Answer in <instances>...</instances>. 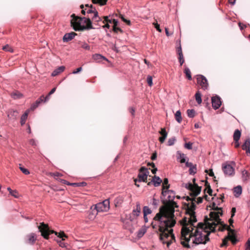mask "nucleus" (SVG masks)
Instances as JSON below:
<instances>
[{
  "label": "nucleus",
  "instance_id": "f257e3e1",
  "mask_svg": "<svg viewBox=\"0 0 250 250\" xmlns=\"http://www.w3.org/2000/svg\"><path fill=\"white\" fill-rule=\"evenodd\" d=\"M217 211L210 212L209 218L207 216L205 217L204 223L200 222L198 224L194 233L195 238L193 240L192 243L205 244L209 241L208 236L210 232H215L218 224L222 222L220 216L223 215L222 209Z\"/></svg>",
  "mask_w": 250,
  "mask_h": 250
},
{
  "label": "nucleus",
  "instance_id": "f03ea898",
  "mask_svg": "<svg viewBox=\"0 0 250 250\" xmlns=\"http://www.w3.org/2000/svg\"><path fill=\"white\" fill-rule=\"evenodd\" d=\"M186 206V213L190 216L188 220L187 217H184L181 221V224L182 226L181 229V244L185 248H189L190 246L188 242L190 238L194 237V231L197 227L194 226V223L197 222V219L195 216V210L196 205L193 202H191V205L189 203H185Z\"/></svg>",
  "mask_w": 250,
  "mask_h": 250
},
{
  "label": "nucleus",
  "instance_id": "7ed1b4c3",
  "mask_svg": "<svg viewBox=\"0 0 250 250\" xmlns=\"http://www.w3.org/2000/svg\"><path fill=\"white\" fill-rule=\"evenodd\" d=\"M154 221H158L159 223V231L161 232L160 234V239L163 244H167V247L171 244L172 241H175V238L173 233V229L169 230L168 228L174 227L176 224V221L174 217L165 218L164 216H162L160 220H154Z\"/></svg>",
  "mask_w": 250,
  "mask_h": 250
},
{
  "label": "nucleus",
  "instance_id": "20e7f679",
  "mask_svg": "<svg viewBox=\"0 0 250 250\" xmlns=\"http://www.w3.org/2000/svg\"><path fill=\"white\" fill-rule=\"evenodd\" d=\"M162 194L164 196L168 195V202L165 206L160 208L159 212L153 218L154 220H160L162 216H164L165 218L175 217V208L178 207L177 203L173 201L175 193L173 190H163Z\"/></svg>",
  "mask_w": 250,
  "mask_h": 250
},
{
  "label": "nucleus",
  "instance_id": "39448f33",
  "mask_svg": "<svg viewBox=\"0 0 250 250\" xmlns=\"http://www.w3.org/2000/svg\"><path fill=\"white\" fill-rule=\"evenodd\" d=\"M72 18L70 21L71 26L75 31H84L94 29L92 25V22L89 18H82L76 16L75 14L71 15Z\"/></svg>",
  "mask_w": 250,
  "mask_h": 250
},
{
  "label": "nucleus",
  "instance_id": "423d86ee",
  "mask_svg": "<svg viewBox=\"0 0 250 250\" xmlns=\"http://www.w3.org/2000/svg\"><path fill=\"white\" fill-rule=\"evenodd\" d=\"M40 231L41 232L42 236L45 239H48L49 235L52 233H55L58 237L62 239V240L59 242V245L62 247H65V244L62 242L67 237V235L64 233L63 231H61L59 233L55 231L54 230L49 229L47 224L44 223H41L38 227Z\"/></svg>",
  "mask_w": 250,
  "mask_h": 250
},
{
  "label": "nucleus",
  "instance_id": "0eeeda50",
  "mask_svg": "<svg viewBox=\"0 0 250 250\" xmlns=\"http://www.w3.org/2000/svg\"><path fill=\"white\" fill-rule=\"evenodd\" d=\"M186 188L190 191V195L195 198L200 193L201 191V187H199L196 184L192 185L191 183H188Z\"/></svg>",
  "mask_w": 250,
  "mask_h": 250
},
{
  "label": "nucleus",
  "instance_id": "6e6552de",
  "mask_svg": "<svg viewBox=\"0 0 250 250\" xmlns=\"http://www.w3.org/2000/svg\"><path fill=\"white\" fill-rule=\"evenodd\" d=\"M110 203L108 199H106L102 202L99 203L95 205V208L99 212L107 211L109 209Z\"/></svg>",
  "mask_w": 250,
  "mask_h": 250
},
{
  "label": "nucleus",
  "instance_id": "1a4fd4ad",
  "mask_svg": "<svg viewBox=\"0 0 250 250\" xmlns=\"http://www.w3.org/2000/svg\"><path fill=\"white\" fill-rule=\"evenodd\" d=\"M149 171L146 167H142L139 170V173L138 175V182H147V178Z\"/></svg>",
  "mask_w": 250,
  "mask_h": 250
},
{
  "label": "nucleus",
  "instance_id": "9d476101",
  "mask_svg": "<svg viewBox=\"0 0 250 250\" xmlns=\"http://www.w3.org/2000/svg\"><path fill=\"white\" fill-rule=\"evenodd\" d=\"M197 77V83L199 84L203 89H207L208 87V84L205 77L201 75H198Z\"/></svg>",
  "mask_w": 250,
  "mask_h": 250
},
{
  "label": "nucleus",
  "instance_id": "9b49d317",
  "mask_svg": "<svg viewBox=\"0 0 250 250\" xmlns=\"http://www.w3.org/2000/svg\"><path fill=\"white\" fill-rule=\"evenodd\" d=\"M141 208L140 204L138 202L136 204V208L135 209H133L131 214H130L129 219L131 221H133L140 215V214L141 213Z\"/></svg>",
  "mask_w": 250,
  "mask_h": 250
},
{
  "label": "nucleus",
  "instance_id": "f8f14e48",
  "mask_svg": "<svg viewBox=\"0 0 250 250\" xmlns=\"http://www.w3.org/2000/svg\"><path fill=\"white\" fill-rule=\"evenodd\" d=\"M212 105L215 109H218L221 105V99L219 96H216L211 98Z\"/></svg>",
  "mask_w": 250,
  "mask_h": 250
},
{
  "label": "nucleus",
  "instance_id": "ddd939ff",
  "mask_svg": "<svg viewBox=\"0 0 250 250\" xmlns=\"http://www.w3.org/2000/svg\"><path fill=\"white\" fill-rule=\"evenodd\" d=\"M222 168L224 173L227 175L230 176L234 173V169L230 165H223Z\"/></svg>",
  "mask_w": 250,
  "mask_h": 250
},
{
  "label": "nucleus",
  "instance_id": "4468645a",
  "mask_svg": "<svg viewBox=\"0 0 250 250\" xmlns=\"http://www.w3.org/2000/svg\"><path fill=\"white\" fill-rule=\"evenodd\" d=\"M99 211L95 208V206L91 207L90 210L88 211V217L90 220H93Z\"/></svg>",
  "mask_w": 250,
  "mask_h": 250
},
{
  "label": "nucleus",
  "instance_id": "2eb2a0df",
  "mask_svg": "<svg viewBox=\"0 0 250 250\" xmlns=\"http://www.w3.org/2000/svg\"><path fill=\"white\" fill-rule=\"evenodd\" d=\"M18 112L13 109H10L7 111V117L11 120H16L18 116Z\"/></svg>",
  "mask_w": 250,
  "mask_h": 250
},
{
  "label": "nucleus",
  "instance_id": "dca6fc26",
  "mask_svg": "<svg viewBox=\"0 0 250 250\" xmlns=\"http://www.w3.org/2000/svg\"><path fill=\"white\" fill-rule=\"evenodd\" d=\"M76 35H77V34L74 32L66 33L63 37L62 40L63 42H68L72 40Z\"/></svg>",
  "mask_w": 250,
  "mask_h": 250
},
{
  "label": "nucleus",
  "instance_id": "f3484780",
  "mask_svg": "<svg viewBox=\"0 0 250 250\" xmlns=\"http://www.w3.org/2000/svg\"><path fill=\"white\" fill-rule=\"evenodd\" d=\"M243 150H246L247 155H250V139L248 138L246 140L244 144L242 146Z\"/></svg>",
  "mask_w": 250,
  "mask_h": 250
},
{
  "label": "nucleus",
  "instance_id": "a211bd4d",
  "mask_svg": "<svg viewBox=\"0 0 250 250\" xmlns=\"http://www.w3.org/2000/svg\"><path fill=\"white\" fill-rule=\"evenodd\" d=\"M159 133L162 136L159 137V141L161 144H162L165 142L166 138L167 137V132L166 129L164 128H161V131H159Z\"/></svg>",
  "mask_w": 250,
  "mask_h": 250
},
{
  "label": "nucleus",
  "instance_id": "6ab92c4d",
  "mask_svg": "<svg viewBox=\"0 0 250 250\" xmlns=\"http://www.w3.org/2000/svg\"><path fill=\"white\" fill-rule=\"evenodd\" d=\"M93 21L95 23H97V24L101 26L102 25V20L101 17L98 16V12H95V14L94 15L92 18Z\"/></svg>",
  "mask_w": 250,
  "mask_h": 250
},
{
  "label": "nucleus",
  "instance_id": "aec40b11",
  "mask_svg": "<svg viewBox=\"0 0 250 250\" xmlns=\"http://www.w3.org/2000/svg\"><path fill=\"white\" fill-rule=\"evenodd\" d=\"M35 234L31 233L27 236L26 243L33 244L36 241Z\"/></svg>",
  "mask_w": 250,
  "mask_h": 250
},
{
  "label": "nucleus",
  "instance_id": "412c9836",
  "mask_svg": "<svg viewBox=\"0 0 250 250\" xmlns=\"http://www.w3.org/2000/svg\"><path fill=\"white\" fill-rule=\"evenodd\" d=\"M65 69V67L64 66H61L54 70L52 73L51 75L53 77L56 76L61 73Z\"/></svg>",
  "mask_w": 250,
  "mask_h": 250
},
{
  "label": "nucleus",
  "instance_id": "4be33fe9",
  "mask_svg": "<svg viewBox=\"0 0 250 250\" xmlns=\"http://www.w3.org/2000/svg\"><path fill=\"white\" fill-rule=\"evenodd\" d=\"M47 101V100H45V97H44L43 95L41 96L40 97V98L36 101V103H35V104L33 105V108H36L41 103L43 102H45Z\"/></svg>",
  "mask_w": 250,
  "mask_h": 250
},
{
  "label": "nucleus",
  "instance_id": "5701e85b",
  "mask_svg": "<svg viewBox=\"0 0 250 250\" xmlns=\"http://www.w3.org/2000/svg\"><path fill=\"white\" fill-rule=\"evenodd\" d=\"M152 179L153 184L155 187L159 186L162 183V180L159 177L155 176Z\"/></svg>",
  "mask_w": 250,
  "mask_h": 250
},
{
  "label": "nucleus",
  "instance_id": "b1692460",
  "mask_svg": "<svg viewBox=\"0 0 250 250\" xmlns=\"http://www.w3.org/2000/svg\"><path fill=\"white\" fill-rule=\"evenodd\" d=\"M124 202V198L122 196L117 197L114 200L116 207L120 206Z\"/></svg>",
  "mask_w": 250,
  "mask_h": 250
},
{
  "label": "nucleus",
  "instance_id": "393cba45",
  "mask_svg": "<svg viewBox=\"0 0 250 250\" xmlns=\"http://www.w3.org/2000/svg\"><path fill=\"white\" fill-rule=\"evenodd\" d=\"M11 96L14 99H20L22 97V94L18 91L11 93Z\"/></svg>",
  "mask_w": 250,
  "mask_h": 250
},
{
  "label": "nucleus",
  "instance_id": "a878e982",
  "mask_svg": "<svg viewBox=\"0 0 250 250\" xmlns=\"http://www.w3.org/2000/svg\"><path fill=\"white\" fill-rule=\"evenodd\" d=\"M241 131L239 129H236L233 134L234 141H239L241 137Z\"/></svg>",
  "mask_w": 250,
  "mask_h": 250
},
{
  "label": "nucleus",
  "instance_id": "bb28decb",
  "mask_svg": "<svg viewBox=\"0 0 250 250\" xmlns=\"http://www.w3.org/2000/svg\"><path fill=\"white\" fill-rule=\"evenodd\" d=\"M170 187V185L168 184V180L167 178H165L164 179V182L163 183V187H162V191L163 190H168Z\"/></svg>",
  "mask_w": 250,
  "mask_h": 250
},
{
  "label": "nucleus",
  "instance_id": "cd10ccee",
  "mask_svg": "<svg viewBox=\"0 0 250 250\" xmlns=\"http://www.w3.org/2000/svg\"><path fill=\"white\" fill-rule=\"evenodd\" d=\"M228 239L230 240L231 241V243H232V244H233V245L235 244L236 243V242H237V240L236 239V238L234 234L230 235V233H228Z\"/></svg>",
  "mask_w": 250,
  "mask_h": 250
},
{
  "label": "nucleus",
  "instance_id": "c85d7f7f",
  "mask_svg": "<svg viewBox=\"0 0 250 250\" xmlns=\"http://www.w3.org/2000/svg\"><path fill=\"white\" fill-rule=\"evenodd\" d=\"M28 111H26L21 117V125H23L25 123L26 120L27 119L28 116Z\"/></svg>",
  "mask_w": 250,
  "mask_h": 250
},
{
  "label": "nucleus",
  "instance_id": "c756f323",
  "mask_svg": "<svg viewBox=\"0 0 250 250\" xmlns=\"http://www.w3.org/2000/svg\"><path fill=\"white\" fill-rule=\"evenodd\" d=\"M151 213V210L147 206H145L143 208L144 216H147L148 214H150Z\"/></svg>",
  "mask_w": 250,
  "mask_h": 250
},
{
  "label": "nucleus",
  "instance_id": "7c9ffc66",
  "mask_svg": "<svg viewBox=\"0 0 250 250\" xmlns=\"http://www.w3.org/2000/svg\"><path fill=\"white\" fill-rule=\"evenodd\" d=\"M184 73H185L187 78L188 80H191L192 78H191V72L188 68L187 67H185V68L184 69Z\"/></svg>",
  "mask_w": 250,
  "mask_h": 250
},
{
  "label": "nucleus",
  "instance_id": "2f4dec72",
  "mask_svg": "<svg viewBox=\"0 0 250 250\" xmlns=\"http://www.w3.org/2000/svg\"><path fill=\"white\" fill-rule=\"evenodd\" d=\"M175 117L176 120L179 123H180L182 121V117H181V112L178 110L176 111L175 114Z\"/></svg>",
  "mask_w": 250,
  "mask_h": 250
},
{
  "label": "nucleus",
  "instance_id": "473e14b6",
  "mask_svg": "<svg viewBox=\"0 0 250 250\" xmlns=\"http://www.w3.org/2000/svg\"><path fill=\"white\" fill-rule=\"evenodd\" d=\"M94 4H99L100 5H104L106 3L107 0H91Z\"/></svg>",
  "mask_w": 250,
  "mask_h": 250
},
{
  "label": "nucleus",
  "instance_id": "72a5a7b5",
  "mask_svg": "<svg viewBox=\"0 0 250 250\" xmlns=\"http://www.w3.org/2000/svg\"><path fill=\"white\" fill-rule=\"evenodd\" d=\"M93 59L97 61L98 62L101 61L102 60H107V59L105 58H104V56L100 54H95V55H94Z\"/></svg>",
  "mask_w": 250,
  "mask_h": 250
},
{
  "label": "nucleus",
  "instance_id": "f704fd0d",
  "mask_svg": "<svg viewBox=\"0 0 250 250\" xmlns=\"http://www.w3.org/2000/svg\"><path fill=\"white\" fill-rule=\"evenodd\" d=\"M176 141V139L175 137H172L169 138L167 141V146H171L174 144L175 142Z\"/></svg>",
  "mask_w": 250,
  "mask_h": 250
},
{
  "label": "nucleus",
  "instance_id": "c9c22d12",
  "mask_svg": "<svg viewBox=\"0 0 250 250\" xmlns=\"http://www.w3.org/2000/svg\"><path fill=\"white\" fill-rule=\"evenodd\" d=\"M146 232V229L145 228L141 229L138 232L137 236L139 238L142 237L144 234Z\"/></svg>",
  "mask_w": 250,
  "mask_h": 250
},
{
  "label": "nucleus",
  "instance_id": "e433bc0d",
  "mask_svg": "<svg viewBox=\"0 0 250 250\" xmlns=\"http://www.w3.org/2000/svg\"><path fill=\"white\" fill-rule=\"evenodd\" d=\"M195 99H196V101H197V102L198 103V104H200L201 103V102H202L201 95L199 92H197L195 94Z\"/></svg>",
  "mask_w": 250,
  "mask_h": 250
},
{
  "label": "nucleus",
  "instance_id": "4c0bfd02",
  "mask_svg": "<svg viewBox=\"0 0 250 250\" xmlns=\"http://www.w3.org/2000/svg\"><path fill=\"white\" fill-rule=\"evenodd\" d=\"M79 43L81 44V47H82L85 50H89L90 49V46L86 42H80Z\"/></svg>",
  "mask_w": 250,
  "mask_h": 250
},
{
  "label": "nucleus",
  "instance_id": "58836bf2",
  "mask_svg": "<svg viewBox=\"0 0 250 250\" xmlns=\"http://www.w3.org/2000/svg\"><path fill=\"white\" fill-rule=\"evenodd\" d=\"M218 225H220L221 226L219 228L218 230L220 231H223L226 229L227 225L225 224L223 221H222L221 223H218Z\"/></svg>",
  "mask_w": 250,
  "mask_h": 250
},
{
  "label": "nucleus",
  "instance_id": "ea45409f",
  "mask_svg": "<svg viewBox=\"0 0 250 250\" xmlns=\"http://www.w3.org/2000/svg\"><path fill=\"white\" fill-rule=\"evenodd\" d=\"M234 192L237 194L238 195H240L242 193V188L241 186H237L234 188Z\"/></svg>",
  "mask_w": 250,
  "mask_h": 250
},
{
  "label": "nucleus",
  "instance_id": "a19ab883",
  "mask_svg": "<svg viewBox=\"0 0 250 250\" xmlns=\"http://www.w3.org/2000/svg\"><path fill=\"white\" fill-rule=\"evenodd\" d=\"M188 116L190 118H193L195 116V111L193 109H188L187 110Z\"/></svg>",
  "mask_w": 250,
  "mask_h": 250
},
{
  "label": "nucleus",
  "instance_id": "79ce46f5",
  "mask_svg": "<svg viewBox=\"0 0 250 250\" xmlns=\"http://www.w3.org/2000/svg\"><path fill=\"white\" fill-rule=\"evenodd\" d=\"M189 173L190 174H194L196 173V166L194 165L192 167L189 168Z\"/></svg>",
  "mask_w": 250,
  "mask_h": 250
},
{
  "label": "nucleus",
  "instance_id": "37998d69",
  "mask_svg": "<svg viewBox=\"0 0 250 250\" xmlns=\"http://www.w3.org/2000/svg\"><path fill=\"white\" fill-rule=\"evenodd\" d=\"M2 49L5 51H8L10 52H13V49L8 44L3 46L2 47Z\"/></svg>",
  "mask_w": 250,
  "mask_h": 250
},
{
  "label": "nucleus",
  "instance_id": "c03bdc74",
  "mask_svg": "<svg viewBox=\"0 0 250 250\" xmlns=\"http://www.w3.org/2000/svg\"><path fill=\"white\" fill-rule=\"evenodd\" d=\"M19 168L22 172V173L25 175H28L30 173L29 170L27 169L21 167V164L20 165Z\"/></svg>",
  "mask_w": 250,
  "mask_h": 250
},
{
  "label": "nucleus",
  "instance_id": "a18cd8bd",
  "mask_svg": "<svg viewBox=\"0 0 250 250\" xmlns=\"http://www.w3.org/2000/svg\"><path fill=\"white\" fill-rule=\"evenodd\" d=\"M229 240V239H228V236H227L226 238L223 239V241H222V243L221 244L220 247H223L227 246Z\"/></svg>",
  "mask_w": 250,
  "mask_h": 250
},
{
  "label": "nucleus",
  "instance_id": "49530a36",
  "mask_svg": "<svg viewBox=\"0 0 250 250\" xmlns=\"http://www.w3.org/2000/svg\"><path fill=\"white\" fill-rule=\"evenodd\" d=\"M119 17L123 21L125 22L127 25H130V21L129 20L125 19L122 14H120Z\"/></svg>",
  "mask_w": 250,
  "mask_h": 250
},
{
  "label": "nucleus",
  "instance_id": "de8ad7c7",
  "mask_svg": "<svg viewBox=\"0 0 250 250\" xmlns=\"http://www.w3.org/2000/svg\"><path fill=\"white\" fill-rule=\"evenodd\" d=\"M72 185L75 187H84L86 185V183L85 182L75 183L72 184Z\"/></svg>",
  "mask_w": 250,
  "mask_h": 250
},
{
  "label": "nucleus",
  "instance_id": "09e8293b",
  "mask_svg": "<svg viewBox=\"0 0 250 250\" xmlns=\"http://www.w3.org/2000/svg\"><path fill=\"white\" fill-rule=\"evenodd\" d=\"M56 88H53L48 94V95L45 97V100H48L49 99L50 96L53 94L56 91Z\"/></svg>",
  "mask_w": 250,
  "mask_h": 250
},
{
  "label": "nucleus",
  "instance_id": "8fccbe9b",
  "mask_svg": "<svg viewBox=\"0 0 250 250\" xmlns=\"http://www.w3.org/2000/svg\"><path fill=\"white\" fill-rule=\"evenodd\" d=\"M147 83L149 86H151L152 85V77L150 76H148L147 78Z\"/></svg>",
  "mask_w": 250,
  "mask_h": 250
},
{
  "label": "nucleus",
  "instance_id": "3c124183",
  "mask_svg": "<svg viewBox=\"0 0 250 250\" xmlns=\"http://www.w3.org/2000/svg\"><path fill=\"white\" fill-rule=\"evenodd\" d=\"M10 194L16 198L19 197V193L16 190H13Z\"/></svg>",
  "mask_w": 250,
  "mask_h": 250
},
{
  "label": "nucleus",
  "instance_id": "603ef678",
  "mask_svg": "<svg viewBox=\"0 0 250 250\" xmlns=\"http://www.w3.org/2000/svg\"><path fill=\"white\" fill-rule=\"evenodd\" d=\"M211 207L212 209L214 210H219L222 209V208H219L217 206H216V204L215 203H212Z\"/></svg>",
  "mask_w": 250,
  "mask_h": 250
},
{
  "label": "nucleus",
  "instance_id": "864d4df0",
  "mask_svg": "<svg viewBox=\"0 0 250 250\" xmlns=\"http://www.w3.org/2000/svg\"><path fill=\"white\" fill-rule=\"evenodd\" d=\"M104 20H102V23L104 24L105 22H110L112 23V21L110 20H109L107 16H104L103 17Z\"/></svg>",
  "mask_w": 250,
  "mask_h": 250
},
{
  "label": "nucleus",
  "instance_id": "5fc2aeb1",
  "mask_svg": "<svg viewBox=\"0 0 250 250\" xmlns=\"http://www.w3.org/2000/svg\"><path fill=\"white\" fill-rule=\"evenodd\" d=\"M226 229L230 233V235L234 234V230L231 229L230 227L227 225Z\"/></svg>",
  "mask_w": 250,
  "mask_h": 250
},
{
  "label": "nucleus",
  "instance_id": "6e6d98bb",
  "mask_svg": "<svg viewBox=\"0 0 250 250\" xmlns=\"http://www.w3.org/2000/svg\"><path fill=\"white\" fill-rule=\"evenodd\" d=\"M178 59H179V61L180 62V65L182 66L185 61L184 59L183 55H182V56H179Z\"/></svg>",
  "mask_w": 250,
  "mask_h": 250
},
{
  "label": "nucleus",
  "instance_id": "4d7b16f0",
  "mask_svg": "<svg viewBox=\"0 0 250 250\" xmlns=\"http://www.w3.org/2000/svg\"><path fill=\"white\" fill-rule=\"evenodd\" d=\"M153 24L154 25L155 28L157 29L158 31L159 32H162V30L160 29V25L157 23H153Z\"/></svg>",
  "mask_w": 250,
  "mask_h": 250
},
{
  "label": "nucleus",
  "instance_id": "13d9d810",
  "mask_svg": "<svg viewBox=\"0 0 250 250\" xmlns=\"http://www.w3.org/2000/svg\"><path fill=\"white\" fill-rule=\"evenodd\" d=\"M192 144L188 142V143H186L185 145V148L188 149H192Z\"/></svg>",
  "mask_w": 250,
  "mask_h": 250
},
{
  "label": "nucleus",
  "instance_id": "bf43d9fd",
  "mask_svg": "<svg viewBox=\"0 0 250 250\" xmlns=\"http://www.w3.org/2000/svg\"><path fill=\"white\" fill-rule=\"evenodd\" d=\"M177 52L179 56H182L183 54L182 50V47L181 45L177 49Z\"/></svg>",
  "mask_w": 250,
  "mask_h": 250
},
{
  "label": "nucleus",
  "instance_id": "052dcab7",
  "mask_svg": "<svg viewBox=\"0 0 250 250\" xmlns=\"http://www.w3.org/2000/svg\"><path fill=\"white\" fill-rule=\"evenodd\" d=\"M239 26L241 30L244 29L247 27V25L243 23L239 22L238 23Z\"/></svg>",
  "mask_w": 250,
  "mask_h": 250
},
{
  "label": "nucleus",
  "instance_id": "680f3d73",
  "mask_svg": "<svg viewBox=\"0 0 250 250\" xmlns=\"http://www.w3.org/2000/svg\"><path fill=\"white\" fill-rule=\"evenodd\" d=\"M207 190V193L210 195L212 196V190L210 186H208V188H206Z\"/></svg>",
  "mask_w": 250,
  "mask_h": 250
},
{
  "label": "nucleus",
  "instance_id": "e2e57ef3",
  "mask_svg": "<svg viewBox=\"0 0 250 250\" xmlns=\"http://www.w3.org/2000/svg\"><path fill=\"white\" fill-rule=\"evenodd\" d=\"M113 31L114 32H116V33H117L118 31H120L121 32H122V30L119 28V27H113Z\"/></svg>",
  "mask_w": 250,
  "mask_h": 250
},
{
  "label": "nucleus",
  "instance_id": "0e129e2a",
  "mask_svg": "<svg viewBox=\"0 0 250 250\" xmlns=\"http://www.w3.org/2000/svg\"><path fill=\"white\" fill-rule=\"evenodd\" d=\"M95 12H97V11L96 10L95 8H94V9H89L87 10V13L88 14L93 13L94 15V14H95Z\"/></svg>",
  "mask_w": 250,
  "mask_h": 250
},
{
  "label": "nucleus",
  "instance_id": "69168bd1",
  "mask_svg": "<svg viewBox=\"0 0 250 250\" xmlns=\"http://www.w3.org/2000/svg\"><path fill=\"white\" fill-rule=\"evenodd\" d=\"M245 250H250V238L248 239L246 243V248Z\"/></svg>",
  "mask_w": 250,
  "mask_h": 250
},
{
  "label": "nucleus",
  "instance_id": "338daca9",
  "mask_svg": "<svg viewBox=\"0 0 250 250\" xmlns=\"http://www.w3.org/2000/svg\"><path fill=\"white\" fill-rule=\"evenodd\" d=\"M110 22H105L104 24H102V26L103 28H107L109 29L110 28V25L109 24Z\"/></svg>",
  "mask_w": 250,
  "mask_h": 250
},
{
  "label": "nucleus",
  "instance_id": "774afa93",
  "mask_svg": "<svg viewBox=\"0 0 250 250\" xmlns=\"http://www.w3.org/2000/svg\"><path fill=\"white\" fill-rule=\"evenodd\" d=\"M129 110L130 113L131 114V115L132 116H134V113H135V108H133V107H129Z\"/></svg>",
  "mask_w": 250,
  "mask_h": 250
}]
</instances>
